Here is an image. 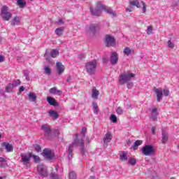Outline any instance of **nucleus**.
<instances>
[{
  "label": "nucleus",
  "mask_w": 179,
  "mask_h": 179,
  "mask_svg": "<svg viewBox=\"0 0 179 179\" xmlns=\"http://www.w3.org/2000/svg\"><path fill=\"white\" fill-rule=\"evenodd\" d=\"M80 142V152L82 155H85L86 150H85V143L83 142V140L81 141L78 139V134H76V138L73 141V143L72 144H70L66 149V152L68 153V159L69 160H71L72 157H73V145H76V146H78L79 145Z\"/></svg>",
  "instance_id": "nucleus-1"
},
{
  "label": "nucleus",
  "mask_w": 179,
  "mask_h": 179,
  "mask_svg": "<svg viewBox=\"0 0 179 179\" xmlns=\"http://www.w3.org/2000/svg\"><path fill=\"white\" fill-rule=\"evenodd\" d=\"M90 12L93 16H100L101 15V12L105 10L107 13L110 15H114V12H113V9L110 7H106V6L103 5L101 1H97L96 3V8L93 9L92 7H90Z\"/></svg>",
  "instance_id": "nucleus-2"
},
{
  "label": "nucleus",
  "mask_w": 179,
  "mask_h": 179,
  "mask_svg": "<svg viewBox=\"0 0 179 179\" xmlns=\"http://www.w3.org/2000/svg\"><path fill=\"white\" fill-rule=\"evenodd\" d=\"M97 68V61L96 59L88 62L85 64V70L88 75H94Z\"/></svg>",
  "instance_id": "nucleus-3"
},
{
  "label": "nucleus",
  "mask_w": 179,
  "mask_h": 179,
  "mask_svg": "<svg viewBox=\"0 0 179 179\" xmlns=\"http://www.w3.org/2000/svg\"><path fill=\"white\" fill-rule=\"evenodd\" d=\"M154 92L157 94V101L158 103H159V101H162L163 99V94L166 97L170 96V91L169 90V89L162 90V88H157L154 90Z\"/></svg>",
  "instance_id": "nucleus-4"
},
{
  "label": "nucleus",
  "mask_w": 179,
  "mask_h": 179,
  "mask_svg": "<svg viewBox=\"0 0 179 179\" xmlns=\"http://www.w3.org/2000/svg\"><path fill=\"white\" fill-rule=\"evenodd\" d=\"M134 76H135V74L131 72H127V73L121 74L119 76L120 85H124V83H127V82L131 81L132 78H134Z\"/></svg>",
  "instance_id": "nucleus-5"
},
{
  "label": "nucleus",
  "mask_w": 179,
  "mask_h": 179,
  "mask_svg": "<svg viewBox=\"0 0 179 179\" xmlns=\"http://www.w3.org/2000/svg\"><path fill=\"white\" fill-rule=\"evenodd\" d=\"M1 16L3 20L8 22L12 18V13L9 12V8L6 6H3L1 9Z\"/></svg>",
  "instance_id": "nucleus-6"
},
{
  "label": "nucleus",
  "mask_w": 179,
  "mask_h": 179,
  "mask_svg": "<svg viewBox=\"0 0 179 179\" xmlns=\"http://www.w3.org/2000/svg\"><path fill=\"white\" fill-rule=\"evenodd\" d=\"M21 160L20 163H22L24 166L29 169L30 167V159H31V152L29 153H22L20 155Z\"/></svg>",
  "instance_id": "nucleus-7"
},
{
  "label": "nucleus",
  "mask_w": 179,
  "mask_h": 179,
  "mask_svg": "<svg viewBox=\"0 0 179 179\" xmlns=\"http://www.w3.org/2000/svg\"><path fill=\"white\" fill-rule=\"evenodd\" d=\"M155 152V148L151 145H146L142 149V153L145 156H153Z\"/></svg>",
  "instance_id": "nucleus-8"
},
{
  "label": "nucleus",
  "mask_w": 179,
  "mask_h": 179,
  "mask_svg": "<svg viewBox=\"0 0 179 179\" xmlns=\"http://www.w3.org/2000/svg\"><path fill=\"white\" fill-rule=\"evenodd\" d=\"M50 55L52 57V58H55L57 55H59V51H58L57 49H53L52 50L47 49L45 50L44 57L45 59L48 60V57H50Z\"/></svg>",
  "instance_id": "nucleus-9"
},
{
  "label": "nucleus",
  "mask_w": 179,
  "mask_h": 179,
  "mask_svg": "<svg viewBox=\"0 0 179 179\" xmlns=\"http://www.w3.org/2000/svg\"><path fill=\"white\" fill-rule=\"evenodd\" d=\"M43 132H45V137L46 139H51V136H52V130H51V127L48 124H43L41 127Z\"/></svg>",
  "instance_id": "nucleus-10"
},
{
  "label": "nucleus",
  "mask_w": 179,
  "mask_h": 179,
  "mask_svg": "<svg viewBox=\"0 0 179 179\" xmlns=\"http://www.w3.org/2000/svg\"><path fill=\"white\" fill-rule=\"evenodd\" d=\"M20 85V81L19 80H15L12 83H9L6 87V93H10L11 92H13V89L15 87H17V86H19Z\"/></svg>",
  "instance_id": "nucleus-11"
},
{
  "label": "nucleus",
  "mask_w": 179,
  "mask_h": 179,
  "mask_svg": "<svg viewBox=\"0 0 179 179\" xmlns=\"http://www.w3.org/2000/svg\"><path fill=\"white\" fill-rule=\"evenodd\" d=\"M37 171L41 177H48V171L44 167V165L40 164L37 166Z\"/></svg>",
  "instance_id": "nucleus-12"
},
{
  "label": "nucleus",
  "mask_w": 179,
  "mask_h": 179,
  "mask_svg": "<svg viewBox=\"0 0 179 179\" xmlns=\"http://www.w3.org/2000/svg\"><path fill=\"white\" fill-rule=\"evenodd\" d=\"M43 155L45 159H48V160H52V158L55 156L52 150L49 148H45L43 151Z\"/></svg>",
  "instance_id": "nucleus-13"
},
{
  "label": "nucleus",
  "mask_w": 179,
  "mask_h": 179,
  "mask_svg": "<svg viewBox=\"0 0 179 179\" xmlns=\"http://www.w3.org/2000/svg\"><path fill=\"white\" fill-rule=\"evenodd\" d=\"M119 56L117 52H113L110 53V63L112 65H117L118 64Z\"/></svg>",
  "instance_id": "nucleus-14"
},
{
  "label": "nucleus",
  "mask_w": 179,
  "mask_h": 179,
  "mask_svg": "<svg viewBox=\"0 0 179 179\" xmlns=\"http://www.w3.org/2000/svg\"><path fill=\"white\" fill-rule=\"evenodd\" d=\"M105 43H106L108 45H114L115 44V38L110 34L106 35Z\"/></svg>",
  "instance_id": "nucleus-15"
},
{
  "label": "nucleus",
  "mask_w": 179,
  "mask_h": 179,
  "mask_svg": "<svg viewBox=\"0 0 179 179\" xmlns=\"http://www.w3.org/2000/svg\"><path fill=\"white\" fill-rule=\"evenodd\" d=\"M3 149H5L7 153H10L13 152V145L8 142H3L1 143Z\"/></svg>",
  "instance_id": "nucleus-16"
},
{
  "label": "nucleus",
  "mask_w": 179,
  "mask_h": 179,
  "mask_svg": "<svg viewBox=\"0 0 179 179\" xmlns=\"http://www.w3.org/2000/svg\"><path fill=\"white\" fill-rule=\"evenodd\" d=\"M56 68L58 73V75H62L65 71V67H64V65L62 62H57L56 63Z\"/></svg>",
  "instance_id": "nucleus-17"
},
{
  "label": "nucleus",
  "mask_w": 179,
  "mask_h": 179,
  "mask_svg": "<svg viewBox=\"0 0 179 179\" xmlns=\"http://www.w3.org/2000/svg\"><path fill=\"white\" fill-rule=\"evenodd\" d=\"M132 6H136V8H141L139 5V1L133 0L130 1V7L126 9L127 12H132Z\"/></svg>",
  "instance_id": "nucleus-18"
},
{
  "label": "nucleus",
  "mask_w": 179,
  "mask_h": 179,
  "mask_svg": "<svg viewBox=\"0 0 179 179\" xmlns=\"http://www.w3.org/2000/svg\"><path fill=\"white\" fill-rule=\"evenodd\" d=\"M46 101L50 104V106H53V107H58V106H59L57 100L52 98V96H48L46 98Z\"/></svg>",
  "instance_id": "nucleus-19"
},
{
  "label": "nucleus",
  "mask_w": 179,
  "mask_h": 179,
  "mask_svg": "<svg viewBox=\"0 0 179 179\" xmlns=\"http://www.w3.org/2000/svg\"><path fill=\"white\" fill-rule=\"evenodd\" d=\"M49 92L50 94H55L57 96H61V93H62V92L59 90H58V88H57V87H53L52 88H50L49 90Z\"/></svg>",
  "instance_id": "nucleus-20"
},
{
  "label": "nucleus",
  "mask_w": 179,
  "mask_h": 179,
  "mask_svg": "<svg viewBox=\"0 0 179 179\" xmlns=\"http://www.w3.org/2000/svg\"><path fill=\"white\" fill-rule=\"evenodd\" d=\"M162 143H167V141H169V133L164 131V129H162Z\"/></svg>",
  "instance_id": "nucleus-21"
},
{
  "label": "nucleus",
  "mask_w": 179,
  "mask_h": 179,
  "mask_svg": "<svg viewBox=\"0 0 179 179\" xmlns=\"http://www.w3.org/2000/svg\"><path fill=\"white\" fill-rule=\"evenodd\" d=\"M92 98L94 99L95 100H97V99L99 98V94L100 92L97 90V88H96V87H92Z\"/></svg>",
  "instance_id": "nucleus-22"
},
{
  "label": "nucleus",
  "mask_w": 179,
  "mask_h": 179,
  "mask_svg": "<svg viewBox=\"0 0 179 179\" xmlns=\"http://www.w3.org/2000/svg\"><path fill=\"white\" fill-rule=\"evenodd\" d=\"M49 116L52 118V120H58V117H59V115H58V112L55 110H50L48 112Z\"/></svg>",
  "instance_id": "nucleus-23"
},
{
  "label": "nucleus",
  "mask_w": 179,
  "mask_h": 179,
  "mask_svg": "<svg viewBox=\"0 0 179 179\" xmlns=\"http://www.w3.org/2000/svg\"><path fill=\"white\" fill-rule=\"evenodd\" d=\"M159 113H157V108H153L152 112H151V117L150 119L152 121H157V115Z\"/></svg>",
  "instance_id": "nucleus-24"
},
{
  "label": "nucleus",
  "mask_w": 179,
  "mask_h": 179,
  "mask_svg": "<svg viewBox=\"0 0 179 179\" xmlns=\"http://www.w3.org/2000/svg\"><path fill=\"white\" fill-rule=\"evenodd\" d=\"M111 139H113V136L110 133H107L103 138V142L104 143H108L111 142Z\"/></svg>",
  "instance_id": "nucleus-25"
},
{
  "label": "nucleus",
  "mask_w": 179,
  "mask_h": 179,
  "mask_svg": "<svg viewBox=\"0 0 179 179\" xmlns=\"http://www.w3.org/2000/svg\"><path fill=\"white\" fill-rule=\"evenodd\" d=\"M0 167L2 169H6V167H8V162L3 157H0Z\"/></svg>",
  "instance_id": "nucleus-26"
},
{
  "label": "nucleus",
  "mask_w": 179,
  "mask_h": 179,
  "mask_svg": "<svg viewBox=\"0 0 179 179\" xmlns=\"http://www.w3.org/2000/svg\"><path fill=\"white\" fill-rule=\"evenodd\" d=\"M11 24L12 26H17L20 24V19L19 17L15 16L12 20H11Z\"/></svg>",
  "instance_id": "nucleus-27"
},
{
  "label": "nucleus",
  "mask_w": 179,
  "mask_h": 179,
  "mask_svg": "<svg viewBox=\"0 0 179 179\" xmlns=\"http://www.w3.org/2000/svg\"><path fill=\"white\" fill-rule=\"evenodd\" d=\"M29 96V101H36V100L37 99V96H36V94L33 93V92H30L28 95Z\"/></svg>",
  "instance_id": "nucleus-28"
},
{
  "label": "nucleus",
  "mask_w": 179,
  "mask_h": 179,
  "mask_svg": "<svg viewBox=\"0 0 179 179\" xmlns=\"http://www.w3.org/2000/svg\"><path fill=\"white\" fill-rule=\"evenodd\" d=\"M141 145H142V141H141V140L136 141L134 144L132 146L133 150H137L138 146H141Z\"/></svg>",
  "instance_id": "nucleus-29"
},
{
  "label": "nucleus",
  "mask_w": 179,
  "mask_h": 179,
  "mask_svg": "<svg viewBox=\"0 0 179 179\" xmlns=\"http://www.w3.org/2000/svg\"><path fill=\"white\" fill-rule=\"evenodd\" d=\"M120 159L122 162H127L128 161V156L125 152H122V153L120 155Z\"/></svg>",
  "instance_id": "nucleus-30"
},
{
  "label": "nucleus",
  "mask_w": 179,
  "mask_h": 179,
  "mask_svg": "<svg viewBox=\"0 0 179 179\" xmlns=\"http://www.w3.org/2000/svg\"><path fill=\"white\" fill-rule=\"evenodd\" d=\"M124 54H125V55H131V54H132V52H134V50L128 48V47H126L124 49Z\"/></svg>",
  "instance_id": "nucleus-31"
},
{
  "label": "nucleus",
  "mask_w": 179,
  "mask_h": 179,
  "mask_svg": "<svg viewBox=\"0 0 179 179\" xmlns=\"http://www.w3.org/2000/svg\"><path fill=\"white\" fill-rule=\"evenodd\" d=\"M17 5L20 6V8H25L26 7V1L24 0H17Z\"/></svg>",
  "instance_id": "nucleus-32"
},
{
  "label": "nucleus",
  "mask_w": 179,
  "mask_h": 179,
  "mask_svg": "<svg viewBox=\"0 0 179 179\" xmlns=\"http://www.w3.org/2000/svg\"><path fill=\"white\" fill-rule=\"evenodd\" d=\"M64 31V27H59L55 29V33L57 36H62Z\"/></svg>",
  "instance_id": "nucleus-33"
},
{
  "label": "nucleus",
  "mask_w": 179,
  "mask_h": 179,
  "mask_svg": "<svg viewBox=\"0 0 179 179\" xmlns=\"http://www.w3.org/2000/svg\"><path fill=\"white\" fill-rule=\"evenodd\" d=\"M59 135V129H55L52 130L51 138H52V136H58Z\"/></svg>",
  "instance_id": "nucleus-34"
},
{
  "label": "nucleus",
  "mask_w": 179,
  "mask_h": 179,
  "mask_svg": "<svg viewBox=\"0 0 179 179\" xmlns=\"http://www.w3.org/2000/svg\"><path fill=\"white\" fill-rule=\"evenodd\" d=\"M129 164L130 166H135L136 164V159L135 158H130L129 159Z\"/></svg>",
  "instance_id": "nucleus-35"
},
{
  "label": "nucleus",
  "mask_w": 179,
  "mask_h": 179,
  "mask_svg": "<svg viewBox=\"0 0 179 179\" xmlns=\"http://www.w3.org/2000/svg\"><path fill=\"white\" fill-rule=\"evenodd\" d=\"M50 179H59V176L58 174H56L55 173H51L50 174Z\"/></svg>",
  "instance_id": "nucleus-36"
},
{
  "label": "nucleus",
  "mask_w": 179,
  "mask_h": 179,
  "mask_svg": "<svg viewBox=\"0 0 179 179\" xmlns=\"http://www.w3.org/2000/svg\"><path fill=\"white\" fill-rule=\"evenodd\" d=\"M96 30H97L96 25L92 24L90 27V31H91L92 33H96Z\"/></svg>",
  "instance_id": "nucleus-37"
},
{
  "label": "nucleus",
  "mask_w": 179,
  "mask_h": 179,
  "mask_svg": "<svg viewBox=\"0 0 179 179\" xmlns=\"http://www.w3.org/2000/svg\"><path fill=\"white\" fill-rule=\"evenodd\" d=\"M116 113L118 114V115H122V114H124V110H122V108L118 107L116 109Z\"/></svg>",
  "instance_id": "nucleus-38"
},
{
  "label": "nucleus",
  "mask_w": 179,
  "mask_h": 179,
  "mask_svg": "<svg viewBox=\"0 0 179 179\" xmlns=\"http://www.w3.org/2000/svg\"><path fill=\"white\" fill-rule=\"evenodd\" d=\"M44 69H45V73H46V75H51V69H50L48 66H45Z\"/></svg>",
  "instance_id": "nucleus-39"
},
{
  "label": "nucleus",
  "mask_w": 179,
  "mask_h": 179,
  "mask_svg": "<svg viewBox=\"0 0 179 179\" xmlns=\"http://www.w3.org/2000/svg\"><path fill=\"white\" fill-rule=\"evenodd\" d=\"M31 157H33L35 163H38V162H40V157L31 154Z\"/></svg>",
  "instance_id": "nucleus-40"
},
{
  "label": "nucleus",
  "mask_w": 179,
  "mask_h": 179,
  "mask_svg": "<svg viewBox=\"0 0 179 179\" xmlns=\"http://www.w3.org/2000/svg\"><path fill=\"white\" fill-rule=\"evenodd\" d=\"M34 148L36 150V152H41V146H40L38 144H34Z\"/></svg>",
  "instance_id": "nucleus-41"
},
{
  "label": "nucleus",
  "mask_w": 179,
  "mask_h": 179,
  "mask_svg": "<svg viewBox=\"0 0 179 179\" xmlns=\"http://www.w3.org/2000/svg\"><path fill=\"white\" fill-rule=\"evenodd\" d=\"M69 179H76V173L73 171L70 172Z\"/></svg>",
  "instance_id": "nucleus-42"
},
{
  "label": "nucleus",
  "mask_w": 179,
  "mask_h": 179,
  "mask_svg": "<svg viewBox=\"0 0 179 179\" xmlns=\"http://www.w3.org/2000/svg\"><path fill=\"white\" fill-rule=\"evenodd\" d=\"M153 31V27L152 26H149L147 29V34H152Z\"/></svg>",
  "instance_id": "nucleus-43"
},
{
  "label": "nucleus",
  "mask_w": 179,
  "mask_h": 179,
  "mask_svg": "<svg viewBox=\"0 0 179 179\" xmlns=\"http://www.w3.org/2000/svg\"><path fill=\"white\" fill-rule=\"evenodd\" d=\"M110 120L112 121V122H117V116H115V115H111Z\"/></svg>",
  "instance_id": "nucleus-44"
},
{
  "label": "nucleus",
  "mask_w": 179,
  "mask_h": 179,
  "mask_svg": "<svg viewBox=\"0 0 179 179\" xmlns=\"http://www.w3.org/2000/svg\"><path fill=\"white\" fill-rule=\"evenodd\" d=\"M87 131V129H86V127H83L81 129V134L83 135V136H85L86 135Z\"/></svg>",
  "instance_id": "nucleus-45"
},
{
  "label": "nucleus",
  "mask_w": 179,
  "mask_h": 179,
  "mask_svg": "<svg viewBox=\"0 0 179 179\" xmlns=\"http://www.w3.org/2000/svg\"><path fill=\"white\" fill-rule=\"evenodd\" d=\"M24 76L26 78L27 80H30V77H29V74L27 73V71H24Z\"/></svg>",
  "instance_id": "nucleus-46"
},
{
  "label": "nucleus",
  "mask_w": 179,
  "mask_h": 179,
  "mask_svg": "<svg viewBox=\"0 0 179 179\" xmlns=\"http://www.w3.org/2000/svg\"><path fill=\"white\" fill-rule=\"evenodd\" d=\"M92 107L94 110H96V108H99V106H97V103L96 102H92Z\"/></svg>",
  "instance_id": "nucleus-47"
},
{
  "label": "nucleus",
  "mask_w": 179,
  "mask_h": 179,
  "mask_svg": "<svg viewBox=\"0 0 179 179\" xmlns=\"http://www.w3.org/2000/svg\"><path fill=\"white\" fill-rule=\"evenodd\" d=\"M133 86H134V83H127V88L128 89H132Z\"/></svg>",
  "instance_id": "nucleus-48"
},
{
  "label": "nucleus",
  "mask_w": 179,
  "mask_h": 179,
  "mask_svg": "<svg viewBox=\"0 0 179 179\" xmlns=\"http://www.w3.org/2000/svg\"><path fill=\"white\" fill-rule=\"evenodd\" d=\"M141 3H143V12H145V10H146V4L143 1H141Z\"/></svg>",
  "instance_id": "nucleus-49"
},
{
  "label": "nucleus",
  "mask_w": 179,
  "mask_h": 179,
  "mask_svg": "<svg viewBox=\"0 0 179 179\" xmlns=\"http://www.w3.org/2000/svg\"><path fill=\"white\" fill-rule=\"evenodd\" d=\"M151 131L152 135H155V134H156V127H152Z\"/></svg>",
  "instance_id": "nucleus-50"
},
{
  "label": "nucleus",
  "mask_w": 179,
  "mask_h": 179,
  "mask_svg": "<svg viewBox=\"0 0 179 179\" xmlns=\"http://www.w3.org/2000/svg\"><path fill=\"white\" fill-rule=\"evenodd\" d=\"M19 92L22 93V92H24V87L21 86L19 89Z\"/></svg>",
  "instance_id": "nucleus-51"
},
{
  "label": "nucleus",
  "mask_w": 179,
  "mask_h": 179,
  "mask_svg": "<svg viewBox=\"0 0 179 179\" xmlns=\"http://www.w3.org/2000/svg\"><path fill=\"white\" fill-rule=\"evenodd\" d=\"M83 58H86V55L85 54L80 55V59H83Z\"/></svg>",
  "instance_id": "nucleus-52"
},
{
  "label": "nucleus",
  "mask_w": 179,
  "mask_h": 179,
  "mask_svg": "<svg viewBox=\"0 0 179 179\" xmlns=\"http://www.w3.org/2000/svg\"><path fill=\"white\" fill-rule=\"evenodd\" d=\"M5 60V57L0 55V62H3Z\"/></svg>",
  "instance_id": "nucleus-53"
},
{
  "label": "nucleus",
  "mask_w": 179,
  "mask_h": 179,
  "mask_svg": "<svg viewBox=\"0 0 179 179\" xmlns=\"http://www.w3.org/2000/svg\"><path fill=\"white\" fill-rule=\"evenodd\" d=\"M103 64H107L108 62V59L106 57L103 58Z\"/></svg>",
  "instance_id": "nucleus-54"
},
{
  "label": "nucleus",
  "mask_w": 179,
  "mask_h": 179,
  "mask_svg": "<svg viewBox=\"0 0 179 179\" xmlns=\"http://www.w3.org/2000/svg\"><path fill=\"white\" fill-rule=\"evenodd\" d=\"M94 114H99V108H97L96 109H94Z\"/></svg>",
  "instance_id": "nucleus-55"
},
{
  "label": "nucleus",
  "mask_w": 179,
  "mask_h": 179,
  "mask_svg": "<svg viewBox=\"0 0 179 179\" xmlns=\"http://www.w3.org/2000/svg\"><path fill=\"white\" fill-rule=\"evenodd\" d=\"M71 79H72V78L71 77V76H68L66 82H68V83L71 82Z\"/></svg>",
  "instance_id": "nucleus-56"
},
{
  "label": "nucleus",
  "mask_w": 179,
  "mask_h": 179,
  "mask_svg": "<svg viewBox=\"0 0 179 179\" xmlns=\"http://www.w3.org/2000/svg\"><path fill=\"white\" fill-rule=\"evenodd\" d=\"M86 142L87 144L90 143V140H89V138H86Z\"/></svg>",
  "instance_id": "nucleus-57"
},
{
  "label": "nucleus",
  "mask_w": 179,
  "mask_h": 179,
  "mask_svg": "<svg viewBox=\"0 0 179 179\" xmlns=\"http://www.w3.org/2000/svg\"><path fill=\"white\" fill-rule=\"evenodd\" d=\"M168 45H171V41H168Z\"/></svg>",
  "instance_id": "nucleus-58"
},
{
  "label": "nucleus",
  "mask_w": 179,
  "mask_h": 179,
  "mask_svg": "<svg viewBox=\"0 0 179 179\" xmlns=\"http://www.w3.org/2000/svg\"><path fill=\"white\" fill-rule=\"evenodd\" d=\"M59 23H64V21L62 20H59Z\"/></svg>",
  "instance_id": "nucleus-59"
},
{
  "label": "nucleus",
  "mask_w": 179,
  "mask_h": 179,
  "mask_svg": "<svg viewBox=\"0 0 179 179\" xmlns=\"http://www.w3.org/2000/svg\"><path fill=\"white\" fill-rule=\"evenodd\" d=\"M169 48L173 49V48H174V46H173V45H169Z\"/></svg>",
  "instance_id": "nucleus-60"
},
{
  "label": "nucleus",
  "mask_w": 179,
  "mask_h": 179,
  "mask_svg": "<svg viewBox=\"0 0 179 179\" xmlns=\"http://www.w3.org/2000/svg\"><path fill=\"white\" fill-rule=\"evenodd\" d=\"M89 179H94V176H90Z\"/></svg>",
  "instance_id": "nucleus-61"
},
{
  "label": "nucleus",
  "mask_w": 179,
  "mask_h": 179,
  "mask_svg": "<svg viewBox=\"0 0 179 179\" xmlns=\"http://www.w3.org/2000/svg\"><path fill=\"white\" fill-rule=\"evenodd\" d=\"M0 179H3L2 177H0Z\"/></svg>",
  "instance_id": "nucleus-62"
},
{
  "label": "nucleus",
  "mask_w": 179,
  "mask_h": 179,
  "mask_svg": "<svg viewBox=\"0 0 179 179\" xmlns=\"http://www.w3.org/2000/svg\"><path fill=\"white\" fill-rule=\"evenodd\" d=\"M31 1H32L33 0H30Z\"/></svg>",
  "instance_id": "nucleus-63"
},
{
  "label": "nucleus",
  "mask_w": 179,
  "mask_h": 179,
  "mask_svg": "<svg viewBox=\"0 0 179 179\" xmlns=\"http://www.w3.org/2000/svg\"><path fill=\"white\" fill-rule=\"evenodd\" d=\"M0 138H1V134H0Z\"/></svg>",
  "instance_id": "nucleus-64"
}]
</instances>
